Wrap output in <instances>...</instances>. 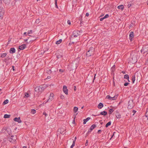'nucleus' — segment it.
Wrapping results in <instances>:
<instances>
[{
    "instance_id": "obj_15",
    "label": "nucleus",
    "mask_w": 148,
    "mask_h": 148,
    "mask_svg": "<svg viewBox=\"0 0 148 148\" xmlns=\"http://www.w3.org/2000/svg\"><path fill=\"white\" fill-rule=\"evenodd\" d=\"M6 130L10 135H11L12 134L10 128L7 127L6 128Z\"/></svg>"
},
{
    "instance_id": "obj_18",
    "label": "nucleus",
    "mask_w": 148,
    "mask_h": 148,
    "mask_svg": "<svg viewBox=\"0 0 148 148\" xmlns=\"http://www.w3.org/2000/svg\"><path fill=\"white\" fill-rule=\"evenodd\" d=\"M103 104L101 103H100L97 106L98 108L100 109L102 107H103Z\"/></svg>"
},
{
    "instance_id": "obj_34",
    "label": "nucleus",
    "mask_w": 148,
    "mask_h": 148,
    "mask_svg": "<svg viewBox=\"0 0 148 148\" xmlns=\"http://www.w3.org/2000/svg\"><path fill=\"white\" fill-rule=\"evenodd\" d=\"M92 131V130H90V129L88 130V131L87 132V133L86 134V137Z\"/></svg>"
},
{
    "instance_id": "obj_46",
    "label": "nucleus",
    "mask_w": 148,
    "mask_h": 148,
    "mask_svg": "<svg viewBox=\"0 0 148 148\" xmlns=\"http://www.w3.org/2000/svg\"><path fill=\"white\" fill-rule=\"evenodd\" d=\"M43 114L44 115L45 117H46L48 116L47 114L45 112H44L43 113Z\"/></svg>"
},
{
    "instance_id": "obj_40",
    "label": "nucleus",
    "mask_w": 148,
    "mask_h": 148,
    "mask_svg": "<svg viewBox=\"0 0 148 148\" xmlns=\"http://www.w3.org/2000/svg\"><path fill=\"white\" fill-rule=\"evenodd\" d=\"M33 31L32 30H29L27 32V34H30L32 33Z\"/></svg>"
},
{
    "instance_id": "obj_11",
    "label": "nucleus",
    "mask_w": 148,
    "mask_h": 148,
    "mask_svg": "<svg viewBox=\"0 0 148 148\" xmlns=\"http://www.w3.org/2000/svg\"><path fill=\"white\" fill-rule=\"evenodd\" d=\"M40 86L41 89V92L43 91L47 87L46 85H40Z\"/></svg>"
},
{
    "instance_id": "obj_60",
    "label": "nucleus",
    "mask_w": 148,
    "mask_h": 148,
    "mask_svg": "<svg viewBox=\"0 0 148 148\" xmlns=\"http://www.w3.org/2000/svg\"><path fill=\"white\" fill-rule=\"evenodd\" d=\"M75 117L74 118V119L73 120V121L72 122V123H75Z\"/></svg>"
},
{
    "instance_id": "obj_14",
    "label": "nucleus",
    "mask_w": 148,
    "mask_h": 148,
    "mask_svg": "<svg viewBox=\"0 0 148 148\" xmlns=\"http://www.w3.org/2000/svg\"><path fill=\"white\" fill-rule=\"evenodd\" d=\"M15 49L14 47L11 48L10 50V52L11 53H13L15 52Z\"/></svg>"
},
{
    "instance_id": "obj_39",
    "label": "nucleus",
    "mask_w": 148,
    "mask_h": 148,
    "mask_svg": "<svg viewBox=\"0 0 148 148\" xmlns=\"http://www.w3.org/2000/svg\"><path fill=\"white\" fill-rule=\"evenodd\" d=\"M40 22V20L39 18H38L36 20L35 23H36L38 24Z\"/></svg>"
},
{
    "instance_id": "obj_21",
    "label": "nucleus",
    "mask_w": 148,
    "mask_h": 148,
    "mask_svg": "<svg viewBox=\"0 0 148 148\" xmlns=\"http://www.w3.org/2000/svg\"><path fill=\"white\" fill-rule=\"evenodd\" d=\"M7 55L6 53H3L0 55V57L1 58H4Z\"/></svg>"
},
{
    "instance_id": "obj_20",
    "label": "nucleus",
    "mask_w": 148,
    "mask_h": 148,
    "mask_svg": "<svg viewBox=\"0 0 148 148\" xmlns=\"http://www.w3.org/2000/svg\"><path fill=\"white\" fill-rule=\"evenodd\" d=\"M117 8L119 9H121V10H123L124 9V7L123 5H121L118 6Z\"/></svg>"
},
{
    "instance_id": "obj_42",
    "label": "nucleus",
    "mask_w": 148,
    "mask_h": 148,
    "mask_svg": "<svg viewBox=\"0 0 148 148\" xmlns=\"http://www.w3.org/2000/svg\"><path fill=\"white\" fill-rule=\"evenodd\" d=\"M52 71L51 69H49L47 71V73L49 74H50L51 73Z\"/></svg>"
},
{
    "instance_id": "obj_5",
    "label": "nucleus",
    "mask_w": 148,
    "mask_h": 148,
    "mask_svg": "<svg viewBox=\"0 0 148 148\" xmlns=\"http://www.w3.org/2000/svg\"><path fill=\"white\" fill-rule=\"evenodd\" d=\"M148 51V47L144 46L141 50V52L143 54Z\"/></svg>"
},
{
    "instance_id": "obj_8",
    "label": "nucleus",
    "mask_w": 148,
    "mask_h": 148,
    "mask_svg": "<svg viewBox=\"0 0 148 148\" xmlns=\"http://www.w3.org/2000/svg\"><path fill=\"white\" fill-rule=\"evenodd\" d=\"M63 90L64 92L66 95L68 94V89H67V87L66 86H63Z\"/></svg>"
},
{
    "instance_id": "obj_57",
    "label": "nucleus",
    "mask_w": 148,
    "mask_h": 148,
    "mask_svg": "<svg viewBox=\"0 0 148 148\" xmlns=\"http://www.w3.org/2000/svg\"><path fill=\"white\" fill-rule=\"evenodd\" d=\"M115 132H114L113 133V134H112V136H111V138H110V140L111 138L113 137V136H114V133H115Z\"/></svg>"
},
{
    "instance_id": "obj_3",
    "label": "nucleus",
    "mask_w": 148,
    "mask_h": 148,
    "mask_svg": "<svg viewBox=\"0 0 148 148\" xmlns=\"http://www.w3.org/2000/svg\"><path fill=\"white\" fill-rule=\"evenodd\" d=\"M79 32H78V30H74L72 33V35L70 38V40H73L74 38L77 37L79 36Z\"/></svg>"
},
{
    "instance_id": "obj_1",
    "label": "nucleus",
    "mask_w": 148,
    "mask_h": 148,
    "mask_svg": "<svg viewBox=\"0 0 148 148\" xmlns=\"http://www.w3.org/2000/svg\"><path fill=\"white\" fill-rule=\"evenodd\" d=\"M137 53L134 51L132 52L130 55V60H132V62L134 63L137 61Z\"/></svg>"
},
{
    "instance_id": "obj_35",
    "label": "nucleus",
    "mask_w": 148,
    "mask_h": 148,
    "mask_svg": "<svg viewBox=\"0 0 148 148\" xmlns=\"http://www.w3.org/2000/svg\"><path fill=\"white\" fill-rule=\"evenodd\" d=\"M124 78L126 79H129V76L127 74H126L124 75Z\"/></svg>"
},
{
    "instance_id": "obj_51",
    "label": "nucleus",
    "mask_w": 148,
    "mask_h": 148,
    "mask_svg": "<svg viewBox=\"0 0 148 148\" xmlns=\"http://www.w3.org/2000/svg\"><path fill=\"white\" fill-rule=\"evenodd\" d=\"M57 2H56V3L55 2V5L56 7V8H58V5H57Z\"/></svg>"
},
{
    "instance_id": "obj_43",
    "label": "nucleus",
    "mask_w": 148,
    "mask_h": 148,
    "mask_svg": "<svg viewBox=\"0 0 148 148\" xmlns=\"http://www.w3.org/2000/svg\"><path fill=\"white\" fill-rule=\"evenodd\" d=\"M3 13L2 12H0V17L1 18H2L3 16Z\"/></svg>"
},
{
    "instance_id": "obj_12",
    "label": "nucleus",
    "mask_w": 148,
    "mask_h": 148,
    "mask_svg": "<svg viewBox=\"0 0 148 148\" xmlns=\"http://www.w3.org/2000/svg\"><path fill=\"white\" fill-rule=\"evenodd\" d=\"M35 91L36 92H41V89L40 86H37L35 87L34 89Z\"/></svg>"
},
{
    "instance_id": "obj_54",
    "label": "nucleus",
    "mask_w": 148,
    "mask_h": 148,
    "mask_svg": "<svg viewBox=\"0 0 148 148\" xmlns=\"http://www.w3.org/2000/svg\"><path fill=\"white\" fill-rule=\"evenodd\" d=\"M67 23L69 25H70L71 24V22L70 21V20H68L67 21Z\"/></svg>"
},
{
    "instance_id": "obj_56",
    "label": "nucleus",
    "mask_w": 148,
    "mask_h": 148,
    "mask_svg": "<svg viewBox=\"0 0 148 148\" xmlns=\"http://www.w3.org/2000/svg\"><path fill=\"white\" fill-rule=\"evenodd\" d=\"M148 116V111H146L145 114V116L146 117V116Z\"/></svg>"
},
{
    "instance_id": "obj_13",
    "label": "nucleus",
    "mask_w": 148,
    "mask_h": 148,
    "mask_svg": "<svg viewBox=\"0 0 148 148\" xmlns=\"http://www.w3.org/2000/svg\"><path fill=\"white\" fill-rule=\"evenodd\" d=\"M26 47L25 44H23L19 46V49L21 50H23L25 49Z\"/></svg>"
},
{
    "instance_id": "obj_27",
    "label": "nucleus",
    "mask_w": 148,
    "mask_h": 148,
    "mask_svg": "<svg viewBox=\"0 0 148 148\" xmlns=\"http://www.w3.org/2000/svg\"><path fill=\"white\" fill-rule=\"evenodd\" d=\"M60 132L61 133V134H64L66 132L65 131H63L64 130V129L62 128L60 129Z\"/></svg>"
},
{
    "instance_id": "obj_4",
    "label": "nucleus",
    "mask_w": 148,
    "mask_h": 148,
    "mask_svg": "<svg viewBox=\"0 0 148 148\" xmlns=\"http://www.w3.org/2000/svg\"><path fill=\"white\" fill-rule=\"evenodd\" d=\"M134 107L133 100H130L128 102L127 108L129 109H131Z\"/></svg>"
},
{
    "instance_id": "obj_44",
    "label": "nucleus",
    "mask_w": 148,
    "mask_h": 148,
    "mask_svg": "<svg viewBox=\"0 0 148 148\" xmlns=\"http://www.w3.org/2000/svg\"><path fill=\"white\" fill-rule=\"evenodd\" d=\"M29 94L27 92H25V96L27 97H29Z\"/></svg>"
},
{
    "instance_id": "obj_49",
    "label": "nucleus",
    "mask_w": 148,
    "mask_h": 148,
    "mask_svg": "<svg viewBox=\"0 0 148 148\" xmlns=\"http://www.w3.org/2000/svg\"><path fill=\"white\" fill-rule=\"evenodd\" d=\"M113 85L114 86H115V82L114 80V77H113Z\"/></svg>"
},
{
    "instance_id": "obj_19",
    "label": "nucleus",
    "mask_w": 148,
    "mask_h": 148,
    "mask_svg": "<svg viewBox=\"0 0 148 148\" xmlns=\"http://www.w3.org/2000/svg\"><path fill=\"white\" fill-rule=\"evenodd\" d=\"M99 114L101 115L106 116L107 114V112L106 111H104L103 112H101Z\"/></svg>"
},
{
    "instance_id": "obj_28",
    "label": "nucleus",
    "mask_w": 148,
    "mask_h": 148,
    "mask_svg": "<svg viewBox=\"0 0 148 148\" xmlns=\"http://www.w3.org/2000/svg\"><path fill=\"white\" fill-rule=\"evenodd\" d=\"M78 110V108L76 107H74L73 108V112L75 113H76Z\"/></svg>"
},
{
    "instance_id": "obj_2",
    "label": "nucleus",
    "mask_w": 148,
    "mask_h": 148,
    "mask_svg": "<svg viewBox=\"0 0 148 148\" xmlns=\"http://www.w3.org/2000/svg\"><path fill=\"white\" fill-rule=\"evenodd\" d=\"M95 53V48L91 47H90L89 49L86 52V56L88 57H89L93 56Z\"/></svg>"
},
{
    "instance_id": "obj_26",
    "label": "nucleus",
    "mask_w": 148,
    "mask_h": 148,
    "mask_svg": "<svg viewBox=\"0 0 148 148\" xmlns=\"http://www.w3.org/2000/svg\"><path fill=\"white\" fill-rule=\"evenodd\" d=\"M111 71L113 72H114L115 70V65H114L111 68Z\"/></svg>"
},
{
    "instance_id": "obj_50",
    "label": "nucleus",
    "mask_w": 148,
    "mask_h": 148,
    "mask_svg": "<svg viewBox=\"0 0 148 148\" xmlns=\"http://www.w3.org/2000/svg\"><path fill=\"white\" fill-rule=\"evenodd\" d=\"M60 98L62 99H64V96L62 95H61L60 96Z\"/></svg>"
},
{
    "instance_id": "obj_41",
    "label": "nucleus",
    "mask_w": 148,
    "mask_h": 148,
    "mask_svg": "<svg viewBox=\"0 0 148 148\" xmlns=\"http://www.w3.org/2000/svg\"><path fill=\"white\" fill-rule=\"evenodd\" d=\"M2 1H0V10H1L3 9V7L2 6Z\"/></svg>"
},
{
    "instance_id": "obj_24",
    "label": "nucleus",
    "mask_w": 148,
    "mask_h": 148,
    "mask_svg": "<svg viewBox=\"0 0 148 148\" xmlns=\"http://www.w3.org/2000/svg\"><path fill=\"white\" fill-rule=\"evenodd\" d=\"M106 98L108 99H110L111 100H114L113 98H112V97H111L109 95H108L106 96Z\"/></svg>"
},
{
    "instance_id": "obj_36",
    "label": "nucleus",
    "mask_w": 148,
    "mask_h": 148,
    "mask_svg": "<svg viewBox=\"0 0 148 148\" xmlns=\"http://www.w3.org/2000/svg\"><path fill=\"white\" fill-rule=\"evenodd\" d=\"M75 141H73L72 144L70 148H73L74 146L75 145Z\"/></svg>"
},
{
    "instance_id": "obj_16",
    "label": "nucleus",
    "mask_w": 148,
    "mask_h": 148,
    "mask_svg": "<svg viewBox=\"0 0 148 148\" xmlns=\"http://www.w3.org/2000/svg\"><path fill=\"white\" fill-rule=\"evenodd\" d=\"M116 116L118 119L120 118L121 115L118 111L116 112Z\"/></svg>"
},
{
    "instance_id": "obj_59",
    "label": "nucleus",
    "mask_w": 148,
    "mask_h": 148,
    "mask_svg": "<svg viewBox=\"0 0 148 148\" xmlns=\"http://www.w3.org/2000/svg\"><path fill=\"white\" fill-rule=\"evenodd\" d=\"M50 97H51L52 98H53V93H51L50 95Z\"/></svg>"
},
{
    "instance_id": "obj_61",
    "label": "nucleus",
    "mask_w": 148,
    "mask_h": 148,
    "mask_svg": "<svg viewBox=\"0 0 148 148\" xmlns=\"http://www.w3.org/2000/svg\"><path fill=\"white\" fill-rule=\"evenodd\" d=\"M105 16L106 18H108L109 17V16L108 14H106Z\"/></svg>"
},
{
    "instance_id": "obj_47",
    "label": "nucleus",
    "mask_w": 148,
    "mask_h": 148,
    "mask_svg": "<svg viewBox=\"0 0 148 148\" xmlns=\"http://www.w3.org/2000/svg\"><path fill=\"white\" fill-rule=\"evenodd\" d=\"M129 84L128 82H126L124 84V85L125 86H127Z\"/></svg>"
},
{
    "instance_id": "obj_9",
    "label": "nucleus",
    "mask_w": 148,
    "mask_h": 148,
    "mask_svg": "<svg viewBox=\"0 0 148 148\" xmlns=\"http://www.w3.org/2000/svg\"><path fill=\"white\" fill-rule=\"evenodd\" d=\"M134 36V33L133 32H130L129 35V39L131 41H132V40Z\"/></svg>"
},
{
    "instance_id": "obj_6",
    "label": "nucleus",
    "mask_w": 148,
    "mask_h": 148,
    "mask_svg": "<svg viewBox=\"0 0 148 148\" xmlns=\"http://www.w3.org/2000/svg\"><path fill=\"white\" fill-rule=\"evenodd\" d=\"M16 139L17 138L16 136L12 135L10 138H9V140L10 142L13 143L15 141Z\"/></svg>"
},
{
    "instance_id": "obj_7",
    "label": "nucleus",
    "mask_w": 148,
    "mask_h": 148,
    "mask_svg": "<svg viewBox=\"0 0 148 148\" xmlns=\"http://www.w3.org/2000/svg\"><path fill=\"white\" fill-rule=\"evenodd\" d=\"M29 37L28 38V39L29 40V41H33L36 40V37L34 36H31L30 35H29Z\"/></svg>"
},
{
    "instance_id": "obj_48",
    "label": "nucleus",
    "mask_w": 148,
    "mask_h": 148,
    "mask_svg": "<svg viewBox=\"0 0 148 148\" xmlns=\"http://www.w3.org/2000/svg\"><path fill=\"white\" fill-rule=\"evenodd\" d=\"M10 59V58H9V56H8V57L6 58H5V61H7Z\"/></svg>"
},
{
    "instance_id": "obj_17",
    "label": "nucleus",
    "mask_w": 148,
    "mask_h": 148,
    "mask_svg": "<svg viewBox=\"0 0 148 148\" xmlns=\"http://www.w3.org/2000/svg\"><path fill=\"white\" fill-rule=\"evenodd\" d=\"M90 119V118L89 117H88L86 118V119H84L83 120V124H86V122L88 121V120H89Z\"/></svg>"
},
{
    "instance_id": "obj_37",
    "label": "nucleus",
    "mask_w": 148,
    "mask_h": 148,
    "mask_svg": "<svg viewBox=\"0 0 148 148\" xmlns=\"http://www.w3.org/2000/svg\"><path fill=\"white\" fill-rule=\"evenodd\" d=\"M118 95V94H117L116 95H115V96L114 97H112V98H113L114 100H115L116 99Z\"/></svg>"
},
{
    "instance_id": "obj_55",
    "label": "nucleus",
    "mask_w": 148,
    "mask_h": 148,
    "mask_svg": "<svg viewBox=\"0 0 148 148\" xmlns=\"http://www.w3.org/2000/svg\"><path fill=\"white\" fill-rule=\"evenodd\" d=\"M28 34H27V32H25L23 34V35L24 36H25H25H27Z\"/></svg>"
},
{
    "instance_id": "obj_33",
    "label": "nucleus",
    "mask_w": 148,
    "mask_h": 148,
    "mask_svg": "<svg viewBox=\"0 0 148 148\" xmlns=\"http://www.w3.org/2000/svg\"><path fill=\"white\" fill-rule=\"evenodd\" d=\"M114 111V110L112 108H110L109 110V114H112V112Z\"/></svg>"
},
{
    "instance_id": "obj_32",
    "label": "nucleus",
    "mask_w": 148,
    "mask_h": 148,
    "mask_svg": "<svg viewBox=\"0 0 148 148\" xmlns=\"http://www.w3.org/2000/svg\"><path fill=\"white\" fill-rule=\"evenodd\" d=\"M111 124V122L109 121L108 122L106 125V127H108Z\"/></svg>"
},
{
    "instance_id": "obj_63",
    "label": "nucleus",
    "mask_w": 148,
    "mask_h": 148,
    "mask_svg": "<svg viewBox=\"0 0 148 148\" xmlns=\"http://www.w3.org/2000/svg\"><path fill=\"white\" fill-rule=\"evenodd\" d=\"M59 71L60 72H64L63 70H62V69H60Z\"/></svg>"
},
{
    "instance_id": "obj_10",
    "label": "nucleus",
    "mask_w": 148,
    "mask_h": 148,
    "mask_svg": "<svg viewBox=\"0 0 148 148\" xmlns=\"http://www.w3.org/2000/svg\"><path fill=\"white\" fill-rule=\"evenodd\" d=\"M14 120L16 122H18L19 123H21L22 122V121L20 119V117H15L14 119Z\"/></svg>"
},
{
    "instance_id": "obj_30",
    "label": "nucleus",
    "mask_w": 148,
    "mask_h": 148,
    "mask_svg": "<svg viewBox=\"0 0 148 148\" xmlns=\"http://www.w3.org/2000/svg\"><path fill=\"white\" fill-rule=\"evenodd\" d=\"M62 41V40L61 39H60L59 40L56 41V43L57 45L59 44Z\"/></svg>"
},
{
    "instance_id": "obj_52",
    "label": "nucleus",
    "mask_w": 148,
    "mask_h": 148,
    "mask_svg": "<svg viewBox=\"0 0 148 148\" xmlns=\"http://www.w3.org/2000/svg\"><path fill=\"white\" fill-rule=\"evenodd\" d=\"M78 32H79V35H80V33H82V30H80L79 31L78 30Z\"/></svg>"
},
{
    "instance_id": "obj_58",
    "label": "nucleus",
    "mask_w": 148,
    "mask_h": 148,
    "mask_svg": "<svg viewBox=\"0 0 148 148\" xmlns=\"http://www.w3.org/2000/svg\"><path fill=\"white\" fill-rule=\"evenodd\" d=\"M88 145V140H87L86 141V142L85 143V145L86 146Z\"/></svg>"
},
{
    "instance_id": "obj_22",
    "label": "nucleus",
    "mask_w": 148,
    "mask_h": 148,
    "mask_svg": "<svg viewBox=\"0 0 148 148\" xmlns=\"http://www.w3.org/2000/svg\"><path fill=\"white\" fill-rule=\"evenodd\" d=\"M135 75H133L132 76V81L133 84L134 83L135 80Z\"/></svg>"
},
{
    "instance_id": "obj_45",
    "label": "nucleus",
    "mask_w": 148,
    "mask_h": 148,
    "mask_svg": "<svg viewBox=\"0 0 148 148\" xmlns=\"http://www.w3.org/2000/svg\"><path fill=\"white\" fill-rule=\"evenodd\" d=\"M133 5V4L132 3V4H129L127 5V6L128 8H130V7H132V6Z\"/></svg>"
},
{
    "instance_id": "obj_25",
    "label": "nucleus",
    "mask_w": 148,
    "mask_h": 148,
    "mask_svg": "<svg viewBox=\"0 0 148 148\" xmlns=\"http://www.w3.org/2000/svg\"><path fill=\"white\" fill-rule=\"evenodd\" d=\"M96 127L95 125L93 124L90 127V130H92Z\"/></svg>"
},
{
    "instance_id": "obj_64",
    "label": "nucleus",
    "mask_w": 148,
    "mask_h": 148,
    "mask_svg": "<svg viewBox=\"0 0 148 148\" xmlns=\"http://www.w3.org/2000/svg\"><path fill=\"white\" fill-rule=\"evenodd\" d=\"M103 18L102 17V18H101L100 19V21H102L103 20Z\"/></svg>"
},
{
    "instance_id": "obj_38",
    "label": "nucleus",
    "mask_w": 148,
    "mask_h": 148,
    "mask_svg": "<svg viewBox=\"0 0 148 148\" xmlns=\"http://www.w3.org/2000/svg\"><path fill=\"white\" fill-rule=\"evenodd\" d=\"M36 113V110L34 109H32L31 112V113L34 114Z\"/></svg>"
},
{
    "instance_id": "obj_31",
    "label": "nucleus",
    "mask_w": 148,
    "mask_h": 148,
    "mask_svg": "<svg viewBox=\"0 0 148 148\" xmlns=\"http://www.w3.org/2000/svg\"><path fill=\"white\" fill-rule=\"evenodd\" d=\"M8 102V99H6L5 100L3 103V105H4L7 104Z\"/></svg>"
},
{
    "instance_id": "obj_53",
    "label": "nucleus",
    "mask_w": 148,
    "mask_h": 148,
    "mask_svg": "<svg viewBox=\"0 0 148 148\" xmlns=\"http://www.w3.org/2000/svg\"><path fill=\"white\" fill-rule=\"evenodd\" d=\"M132 112L134 113L133 114V115H134V113L136 112V111L135 110H133L132 111Z\"/></svg>"
},
{
    "instance_id": "obj_62",
    "label": "nucleus",
    "mask_w": 148,
    "mask_h": 148,
    "mask_svg": "<svg viewBox=\"0 0 148 148\" xmlns=\"http://www.w3.org/2000/svg\"><path fill=\"white\" fill-rule=\"evenodd\" d=\"M101 131V130H99L98 131L97 133L98 134H100V132Z\"/></svg>"
},
{
    "instance_id": "obj_23",
    "label": "nucleus",
    "mask_w": 148,
    "mask_h": 148,
    "mask_svg": "<svg viewBox=\"0 0 148 148\" xmlns=\"http://www.w3.org/2000/svg\"><path fill=\"white\" fill-rule=\"evenodd\" d=\"M3 1L5 4H8L10 3V0H3Z\"/></svg>"
},
{
    "instance_id": "obj_29",
    "label": "nucleus",
    "mask_w": 148,
    "mask_h": 148,
    "mask_svg": "<svg viewBox=\"0 0 148 148\" xmlns=\"http://www.w3.org/2000/svg\"><path fill=\"white\" fill-rule=\"evenodd\" d=\"M10 116V115H8L7 114H5L4 115V118H9Z\"/></svg>"
}]
</instances>
